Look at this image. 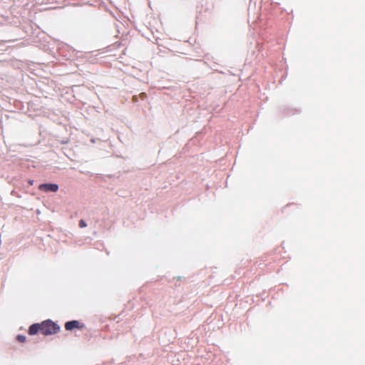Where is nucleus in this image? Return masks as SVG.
Returning a JSON list of instances; mask_svg holds the SVG:
<instances>
[{"label": "nucleus", "mask_w": 365, "mask_h": 365, "mask_svg": "<svg viewBox=\"0 0 365 365\" xmlns=\"http://www.w3.org/2000/svg\"><path fill=\"white\" fill-rule=\"evenodd\" d=\"M86 223L85 222V221L83 220H81L80 222H79V227H86Z\"/></svg>", "instance_id": "423d86ee"}, {"label": "nucleus", "mask_w": 365, "mask_h": 365, "mask_svg": "<svg viewBox=\"0 0 365 365\" xmlns=\"http://www.w3.org/2000/svg\"><path fill=\"white\" fill-rule=\"evenodd\" d=\"M38 189L44 192H57L58 186L57 184H41L38 186Z\"/></svg>", "instance_id": "7ed1b4c3"}, {"label": "nucleus", "mask_w": 365, "mask_h": 365, "mask_svg": "<svg viewBox=\"0 0 365 365\" xmlns=\"http://www.w3.org/2000/svg\"><path fill=\"white\" fill-rule=\"evenodd\" d=\"M60 327L51 320H46L41 323V334L51 335L58 332Z\"/></svg>", "instance_id": "f257e3e1"}, {"label": "nucleus", "mask_w": 365, "mask_h": 365, "mask_svg": "<svg viewBox=\"0 0 365 365\" xmlns=\"http://www.w3.org/2000/svg\"><path fill=\"white\" fill-rule=\"evenodd\" d=\"M16 339L19 342L24 343L26 341V337L23 335H18Z\"/></svg>", "instance_id": "39448f33"}, {"label": "nucleus", "mask_w": 365, "mask_h": 365, "mask_svg": "<svg viewBox=\"0 0 365 365\" xmlns=\"http://www.w3.org/2000/svg\"><path fill=\"white\" fill-rule=\"evenodd\" d=\"M29 184H30V185H32V184H33V180H30V181H29Z\"/></svg>", "instance_id": "6e6552de"}, {"label": "nucleus", "mask_w": 365, "mask_h": 365, "mask_svg": "<svg viewBox=\"0 0 365 365\" xmlns=\"http://www.w3.org/2000/svg\"><path fill=\"white\" fill-rule=\"evenodd\" d=\"M84 327V324L77 320L67 322L65 324V329L68 331H71L74 329H81Z\"/></svg>", "instance_id": "f03ea898"}, {"label": "nucleus", "mask_w": 365, "mask_h": 365, "mask_svg": "<svg viewBox=\"0 0 365 365\" xmlns=\"http://www.w3.org/2000/svg\"><path fill=\"white\" fill-rule=\"evenodd\" d=\"M38 331L41 333V324H34L30 326L29 329V334L30 335H34L37 334Z\"/></svg>", "instance_id": "20e7f679"}, {"label": "nucleus", "mask_w": 365, "mask_h": 365, "mask_svg": "<svg viewBox=\"0 0 365 365\" xmlns=\"http://www.w3.org/2000/svg\"><path fill=\"white\" fill-rule=\"evenodd\" d=\"M146 97H147V95H146V93H141L140 94V98L141 99H143H143H145Z\"/></svg>", "instance_id": "0eeeda50"}]
</instances>
